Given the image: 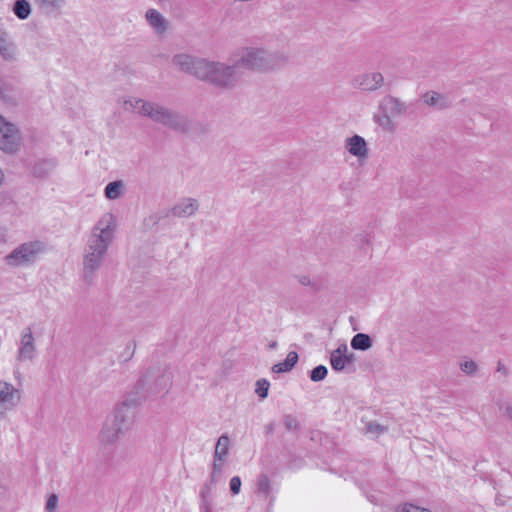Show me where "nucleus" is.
Listing matches in <instances>:
<instances>
[{
	"instance_id": "nucleus-1",
	"label": "nucleus",
	"mask_w": 512,
	"mask_h": 512,
	"mask_svg": "<svg viewBox=\"0 0 512 512\" xmlns=\"http://www.w3.org/2000/svg\"><path fill=\"white\" fill-rule=\"evenodd\" d=\"M116 232V219L112 213H105L94 225L83 253V275L91 281L101 267Z\"/></svg>"
},
{
	"instance_id": "nucleus-2",
	"label": "nucleus",
	"mask_w": 512,
	"mask_h": 512,
	"mask_svg": "<svg viewBox=\"0 0 512 512\" xmlns=\"http://www.w3.org/2000/svg\"><path fill=\"white\" fill-rule=\"evenodd\" d=\"M124 108L134 109L140 115L179 133H188L191 129V122L186 116L155 102L130 98L124 101Z\"/></svg>"
},
{
	"instance_id": "nucleus-3",
	"label": "nucleus",
	"mask_w": 512,
	"mask_h": 512,
	"mask_svg": "<svg viewBox=\"0 0 512 512\" xmlns=\"http://www.w3.org/2000/svg\"><path fill=\"white\" fill-rule=\"evenodd\" d=\"M288 61V57L279 51L269 52L263 48L246 47L240 52L236 60L238 67L257 72L275 70Z\"/></svg>"
},
{
	"instance_id": "nucleus-4",
	"label": "nucleus",
	"mask_w": 512,
	"mask_h": 512,
	"mask_svg": "<svg viewBox=\"0 0 512 512\" xmlns=\"http://www.w3.org/2000/svg\"><path fill=\"white\" fill-rule=\"evenodd\" d=\"M197 74L198 79L208 81L220 88H232L240 79L237 62L233 65H226L206 60L199 63Z\"/></svg>"
},
{
	"instance_id": "nucleus-5",
	"label": "nucleus",
	"mask_w": 512,
	"mask_h": 512,
	"mask_svg": "<svg viewBox=\"0 0 512 512\" xmlns=\"http://www.w3.org/2000/svg\"><path fill=\"white\" fill-rule=\"evenodd\" d=\"M131 415V404L124 401L118 404L113 413L104 421L99 433L102 444H114L125 429Z\"/></svg>"
},
{
	"instance_id": "nucleus-6",
	"label": "nucleus",
	"mask_w": 512,
	"mask_h": 512,
	"mask_svg": "<svg viewBox=\"0 0 512 512\" xmlns=\"http://www.w3.org/2000/svg\"><path fill=\"white\" fill-rule=\"evenodd\" d=\"M47 250V245L41 240L24 242L4 257L5 263L13 268L29 267L35 264L41 254Z\"/></svg>"
},
{
	"instance_id": "nucleus-7",
	"label": "nucleus",
	"mask_w": 512,
	"mask_h": 512,
	"mask_svg": "<svg viewBox=\"0 0 512 512\" xmlns=\"http://www.w3.org/2000/svg\"><path fill=\"white\" fill-rule=\"evenodd\" d=\"M22 391L13 384L0 380V420L6 418L21 403Z\"/></svg>"
},
{
	"instance_id": "nucleus-8",
	"label": "nucleus",
	"mask_w": 512,
	"mask_h": 512,
	"mask_svg": "<svg viewBox=\"0 0 512 512\" xmlns=\"http://www.w3.org/2000/svg\"><path fill=\"white\" fill-rule=\"evenodd\" d=\"M35 338L30 326L25 327L20 335V341L15 356L16 365L24 362H32L37 357Z\"/></svg>"
},
{
	"instance_id": "nucleus-9",
	"label": "nucleus",
	"mask_w": 512,
	"mask_h": 512,
	"mask_svg": "<svg viewBox=\"0 0 512 512\" xmlns=\"http://www.w3.org/2000/svg\"><path fill=\"white\" fill-rule=\"evenodd\" d=\"M19 140V132L15 125L0 115V149L5 152H15L19 146Z\"/></svg>"
},
{
	"instance_id": "nucleus-10",
	"label": "nucleus",
	"mask_w": 512,
	"mask_h": 512,
	"mask_svg": "<svg viewBox=\"0 0 512 512\" xmlns=\"http://www.w3.org/2000/svg\"><path fill=\"white\" fill-rule=\"evenodd\" d=\"M384 77L380 72L362 73L353 79V86L363 91H375L383 86Z\"/></svg>"
},
{
	"instance_id": "nucleus-11",
	"label": "nucleus",
	"mask_w": 512,
	"mask_h": 512,
	"mask_svg": "<svg viewBox=\"0 0 512 512\" xmlns=\"http://www.w3.org/2000/svg\"><path fill=\"white\" fill-rule=\"evenodd\" d=\"M354 360V354L348 353V346L345 343L340 344L330 355L331 367L337 372L344 370L346 365L353 363Z\"/></svg>"
},
{
	"instance_id": "nucleus-12",
	"label": "nucleus",
	"mask_w": 512,
	"mask_h": 512,
	"mask_svg": "<svg viewBox=\"0 0 512 512\" xmlns=\"http://www.w3.org/2000/svg\"><path fill=\"white\" fill-rule=\"evenodd\" d=\"M145 20L155 34L162 36L169 28L168 20L154 8H149L145 13Z\"/></svg>"
},
{
	"instance_id": "nucleus-13",
	"label": "nucleus",
	"mask_w": 512,
	"mask_h": 512,
	"mask_svg": "<svg viewBox=\"0 0 512 512\" xmlns=\"http://www.w3.org/2000/svg\"><path fill=\"white\" fill-rule=\"evenodd\" d=\"M205 61V59H198L185 53L176 54L172 59V62L176 67H178L180 70L184 72L194 75L197 78L199 63Z\"/></svg>"
},
{
	"instance_id": "nucleus-14",
	"label": "nucleus",
	"mask_w": 512,
	"mask_h": 512,
	"mask_svg": "<svg viewBox=\"0 0 512 512\" xmlns=\"http://www.w3.org/2000/svg\"><path fill=\"white\" fill-rule=\"evenodd\" d=\"M345 149L358 159H366L369 154L367 142L360 135H353L345 140Z\"/></svg>"
},
{
	"instance_id": "nucleus-15",
	"label": "nucleus",
	"mask_w": 512,
	"mask_h": 512,
	"mask_svg": "<svg viewBox=\"0 0 512 512\" xmlns=\"http://www.w3.org/2000/svg\"><path fill=\"white\" fill-rule=\"evenodd\" d=\"M199 209V203L194 198H183L171 208V215L179 218L191 217Z\"/></svg>"
},
{
	"instance_id": "nucleus-16",
	"label": "nucleus",
	"mask_w": 512,
	"mask_h": 512,
	"mask_svg": "<svg viewBox=\"0 0 512 512\" xmlns=\"http://www.w3.org/2000/svg\"><path fill=\"white\" fill-rule=\"evenodd\" d=\"M423 101L428 106H433L440 110L451 106V101L447 96L434 91L425 93L423 95Z\"/></svg>"
},
{
	"instance_id": "nucleus-17",
	"label": "nucleus",
	"mask_w": 512,
	"mask_h": 512,
	"mask_svg": "<svg viewBox=\"0 0 512 512\" xmlns=\"http://www.w3.org/2000/svg\"><path fill=\"white\" fill-rule=\"evenodd\" d=\"M0 55L3 60L8 62H13L17 59L16 45L8 37L0 42Z\"/></svg>"
},
{
	"instance_id": "nucleus-18",
	"label": "nucleus",
	"mask_w": 512,
	"mask_h": 512,
	"mask_svg": "<svg viewBox=\"0 0 512 512\" xmlns=\"http://www.w3.org/2000/svg\"><path fill=\"white\" fill-rule=\"evenodd\" d=\"M124 188L125 185L122 180L112 181L106 185L104 195L109 200H116L123 195Z\"/></svg>"
},
{
	"instance_id": "nucleus-19",
	"label": "nucleus",
	"mask_w": 512,
	"mask_h": 512,
	"mask_svg": "<svg viewBox=\"0 0 512 512\" xmlns=\"http://www.w3.org/2000/svg\"><path fill=\"white\" fill-rule=\"evenodd\" d=\"M298 362V354L290 351L283 362L275 364L272 368L274 373H284L290 371Z\"/></svg>"
},
{
	"instance_id": "nucleus-20",
	"label": "nucleus",
	"mask_w": 512,
	"mask_h": 512,
	"mask_svg": "<svg viewBox=\"0 0 512 512\" xmlns=\"http://www.w3.org/2000/svg\"><path fill=\"white\" fill-rule=\"evenodd\" d=\"M383 106L386 110L394 115L403 114L406 111V105L398 98L387 96L383 100Z\"/></svg>"
},
{
	"instance_id": "nucleus-21",
	"label": "nucleus",
	"mask_w": 512,
	"mask_h": 512,
	"mask_svg": "<svg viewBox=\"0 0 512 512\" xmlns=\"http://www.w3.org/2000/svg\"><path fill=\"white\" fill-rule=\"evenodd\" d=\"M229 444L230 439L227 435H222L219 437L214 452V458L216 461L224 462L229 452Z\"/></svg>"
},
{
	"instance_id": "nucleus-22",
	"label": "nucleus",
	"mask_w": 512,
	"mask_h": 512,
	"mask_svg": "<svg viewBox=\"0 0 512 512\" xmlns=\"http://www.w3.org/2000/svg\"><path fill=\"white\" fill-rule=\"evenodd\" d=\"M351 347L355 350L366 351L372 347V339L368 334L357 333L351 340Z\"/></svg>"
},
{
	"instance_id": "nucleus-23",
	"label": "nucleus",
	"mask_w": 512,
	"mask_h": 512,
	"mask_svg": "<svg viewBox=\"0 0 512 512\" xmlns=\"http://www.w3.org/2000/svg\"><path fill=\"white\" fill-rule=\"evenodd\" d=\"M35 4L45 13L51 14L61 9L65 0H34Z\"/></svg>"
},
{
	"instance_id": "nucleus-24",
	"label": "nucleus",
	"mask_w": 512,
	"mask_h": 512,
	"mask_svg": "<svg viewBox=\"0 0 512 512\" xmlns=\"http://www.w3.org/2000/svg\"><path fill=\"white\" fill-rule=\"evenodd\" d=\"M257 493L265 498H269L272 494V485L266 474H261L256 481Z\"/></svg>"
},
{
	"instance_id": "nucleus-25",
	"label": "nucleus",
	"mask_w": 512,
	"mask_h": 512,
	"mask_svg": "<svg viewBox=\"0 0 512 512\" xmlns=\"http://www.w3.org/2000/svg\"><path fill=\"white\" fill-rule=\"evenodd\" d=\"M13 12L20 20H25L31 14V6L27 0H16Z\"/></svg>"
},
{
	"instance_id": "nucleus-26",
	"label": "nucleus",
	"mask_w": 512,
	"mask_h": 512,
	"mask_svg": "<svg viewBox=\"0 0 512 512\" xmlns=\"http://www.w3.org/2000/svg\"><path fill=\"white\" fill-rule=\"evenodd\" d=\"M56 163L54 160H43L35 164L34 174L37 177H45L55 167Z\"/></svg>"
},
{
	"instance_id": "nucleus-27",
	"label": "nucleus",
	"mask_w": 512,
	"mask_h": 512,
	"mask_svg": "<svg viewBox=\"0 0 512 512\" xmlns=\"http://www.w3.org/2000/svg\"><path fill=\"white\" fill-rule=\"evenodd\" d=\"M328 370L324 365H318L310 372V379L314 382H319L325 379Z\"/></svg>"
},
{
	"instance_id": "nucleus-28",
	"label": "nucleus",
	"mask_w": 512,
	"mask_h": 512,
	"mask_svg": "<svg viewBox=\"0 0 512 512\" xmlns=\"http://www.w3.org/2000/svg\"><path fill=\"white\" fill-rule=\"evenodd\" d=\"M270 383L266 379H259L256 382V389L255 392L261 399H265L268 396Z\"/></svg>"
},
{
	"instance_id": "nucleus-29",
	"label": "nucleus",
	"mask_w": 512,
	"mask_h": 512,
	"mask_svg": "<svg viewBox=\"0 0 512 512\" xmlns=\"http://www.w3.org/2000/svg\"><path fill=\"white\" fill-rule=\"evenodd\" d=\"M477 364L473 360H466L460 363V369L467 375H472L477 371Z\"/></svg>"
},
{
	"instance_id": "nucleus-30",
	"label": "nucleus",
	"mask_w": 512,
	"mask_h": 512,
	"mask_svg": "<svg viewBox=\"0 0 512 512\" xmlns=\"http://www.w3.org/2000/svg\"><path fill=\"white\" fill-rule=\"evenodd\" d=\"M283 423L285 428L290 431H296L299 428L298 420L293 415H285Z\"/></svg>"
},
{
	"instance_id": "nucleus-31",
	"label": "nucleus",
	"mask_w": 512,
	"mask_h": 512,
	"mask_svg": "<svg viewBox=\"0 0 512 512\" xmlns=\"http://www.w3.org/2000/svg\"><path fill=\"white\" fill-rule=\"evenodd\" d=\"M366 431L370 434L380 435L386 431V428L376 422H370L366 425Z\"/></svg>"
},
{
	"instance_id": "nucleus-32",
	"label": "nucleus",
	"mask_w": 512,
	"mask_h": 512,
	"mask_svg": "<svg viewBox=\"0 0 512 512\" xmlns=\"http://www.w3.org/2000/svg\"><path fill=\"white\" fill-rule=\"evenodd\" d=\"M230 491L233 495H237L241 490V479L239 476H234L231 478L230 483Z\"/></svg>"
},
{
	"instance_id": "nucleus-33",
	"label": "nucleus",
	"mask_w": 512,
	"mask_h": 512,
	"mask_svg": "<svg viewBox=\"0 0 512 512\" xmlns=\"http://www.w3.org/2000/svg\"><path fill=\"white\" fill-rule=\"evenodd\" d=\"M58 505V496L56 494H51L48 497V500L45 505L46 512H54Z\"/></svg>"
},
{
	"instance_id": "nucleus-34",
	"label": "nucleus",
	"mask_w": 512,
	"mask_h": 512,
	"mask_svg": "<svg viewBox=\"0 0 512 512\" xmlns=\"http://www.w3.org/2000/svg\"><path fill=\"white\" fill-rule=\"evenodd\" d=\"M397 512H431L428 509L420 508L413 504H405L397 509Z\"/></svg>"
},
{
	"instance_id": "nucleus-35",
	"label": "nucleus",
	"mask_w": 512,
	"mask_h": 512,
	"mask_svg": "<svg viewBox=\"0 0 512 512\" xmlns=\"http://www.w3.org/2000/svg\"><path fill=\"white\" fill-rule=\"evenodd\" d=\"M378 123L387 131H391L394 128L393 122L388 115H383L379 117Z\"/></svg>"
},
{
	"instance_id": "nucleus-36",
	"label": "nucleus",
	"mask_w": 512,
	"mask_h": 512,
	"mask_svg": "<svg viewBox=\"0 0 512 512\" xmlns=\"http://www.w3.org/2000/svg\"><path fill=\"white\" fill-rule=\"evenodd\" d=\"M202 501H201V511L202 512H212L211 503L206 499V492L204 490L200 493Z\"/></svg>"
},
{
	"instance_id": "nucleus-37",
	"label": "nucleus",
	"mask_w": 512,
	"mask_h": 512,
	"mask_svg": "<svg viewBox=\"0 0 512 512\" xmlns=\"http://www.w3.org/2000/svg\"><path fill=\"white\" fill-rule=\"evenodd\" d=\"M297 280L299 284L303 286H310L312 288H316V283L311 280V278L308 275H300L297 276Z\"/></svg>"
},
{
	"instance_id": "nucleus-38",
	"label": "nucleus",
	"mask_w": 512,
	"mask_h": 512,
	"mask_svg": "<svg viewBox=\"0 0 512 512\" xmlns=\"http://www.w3.org/2000/svg\"><path fill=\"white\" fill-rule=\"evenodd\" d=\"M222 465H223V462L216 461V459L214 458V462H213V476L215 474H217V473H221Z\"/></svg>"
},
{
	"instance_id": "nucleus-39",
	"label": "nucleus",
	"mask_w": 512,
	"mask_h": 512,
	"mask_svg": "<svg viewBox=\"0 0 512 512\" xmlns=\"http://www.w3.org/2000/svg\"><path fill=\"white\" fill-rule=\"evenodd\" d=\"M505 415L508 418V420L512 423V406L511 405H508L505 408Z\"/></svg>"
},
{
	"instance_id": "nucleus-40",
	"label": "nucleus",
	"mask_w": 512,
	"mask_h": 512,
	"mask_svg": "<svg viewBox=\"0 0 512 512\" xmlns=\"http://www.w3.org/2000/svg\"><path fill=\"white\" fill-rule=\"evenodd\" d=\"M162 380L164 381V385L165 387L169 386L170 385V377L169 376H165L163 375L162 376Z\"/></svg>"
},
{
	"instance_id": "nucleus-41",
	"label": "nucleus",
	"mask_w": 512,
	"mask_h": 512,
	"mask_svg": "<svg viewBox=\"0 0 512 512\" xmlns=\"http://www.w3.org/2000/svg\"><path fill=\"white\" fill-rule=\"evenodd\" d=\"M135 347H136L135 342H131V343H129V344L127 345V349H132V352H131L130 356H132V355H133L134 350H135Z\"/></svg>"
},
{
	"instance_id": "nucleus-42",
	"label": "nucleus",
	"mask_w": 512,
	"mask_h": 512,
	"mask_svg": "<svg viewBox=\"0 0 512 512\" xmlns=\"http://www.w3.org/2000/svg\"><path fill=\"white\" fill-rule=\"evenodd\" d=\"M8 37L7 33L0 29V42Z\"/></svg>"
},
{
	"instance_id": "nucleus-43",
	"label": "nucleus",
	"mask_w": 512,
	"mask_h": 512,
	"mask_svg": "<svg viewBox=\"0 0 512 512\" xmlns=\"http://www.w3.org/2000/svg\"><path fill=\"white\" fill-rule=\"evenodd\" d=\"M276 345H277V344H276V342H272V343H270V344H269V347H270V348H275V347H276Z\"/></svg>"
},
{
	"instance_id": "nucleus-44",
	"label": "nucleus",
	"mask_w": 512,
	"mask_h": 512,
	"mask_svg": "<svg viewBox=\"0 0 512 512\" xmlns=\"http://www.w3.org/2000/svg\"><path fill=\"white\" fill-rule=\"evenodd\" d=\"M362 240L367 242V238L365 236H362Z\"/></svg>"
},
{
	"instance_id": "nucleus-45",
	"label": "nucleus",
	"mask_w": 512,
	"mask_h": 512,
	"mask_svg": "<svg viewBox=\"0 0 512 512\" xmlns=\"http://www.w3.org/2000/svg\"><path fill=\"white\" fill-rule=\"evenodd\" d=\"M498 370L503 371V368H501V366L499 365Z\"/></svg>"
},
{
	"instance_id": "nucleus-46",
	"label": "nucleus",
	"mask_w": 512,
	"mask_h": 512,
	"mask_svg": "<svg viewBox=\"0 0 512 512\" xmlns=\"http://www.w3.org/2000/svg\"><path fill=\"white\" fill-rule=\"evenodd\" d=\"M498 370L503 371V368H501V366L499 365Z\"/></svg>"
}]
</instances>
